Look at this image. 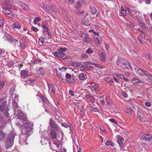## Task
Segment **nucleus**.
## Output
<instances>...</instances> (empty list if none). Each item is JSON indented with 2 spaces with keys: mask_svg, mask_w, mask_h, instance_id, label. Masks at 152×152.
<instances>
[{
  "mask_svg": "<svg viewBox=\"0 0 152 152\" xmlns=\"http://www.w3.org/2000/svg\"><path fill=\"white\" fill-rule=\"evenodd\" d=\"M33 124L32 123H26L21 130L22 132L24 134H28L33 130Z\"/></svg>",
  "mask_w": 152,
  "mask_h": 152,
  "instance_id": "f257e3e1",
  "label": "nucleus"
},
{
  "mask_svg": "<svg viewBox=\"0 0 152 152\" xmlns=\"http://www.w3.org/2000/svg\"><path fill=\"white\" fill-rule=\"evenodd\" d=\"M12 104L14 106V110L15 114L17 115L19 118L22 119V116H23L21 111L20 110L18 106L17 103L15 101H13Z\"/></svg>",
  "mask_w": 152,
  "mask_h": 152,
  "instance_id": "f03ea898",
  "label": "nucleus"
},
{
  "mask_svg": "<svg viewBox=\"0 0 152 152\" xmlns=\"http://www.w3.org/2000/svg\"><path fill=\"white\" fill-rule=\"evenodd\" d=\"M43 9L47 12L50 14L57 10L56 7L54 4H50L49 5H47L46 6L44 7Z\"/></svg>",
  "mask_w": 152,
  "mask_h": 152,
  "instance_id": "7ed1b4c3",
  "label": "nucleus"
},
{
  "mask_svg": "<svg viewBox=\"0 0 152 152\" xmlns=\"http://www.w3.org/2000/svg\"><path fill=\"white\" fill-rule=\"evenodd\" d=\"M86 86V87H89L91 90L93 91L96 92L100 90L99 86L95 83L89 82L88 83Z\"/></svg>",
  "mask_w": 152,
  "mask_h": 152,
  "instance_id": "20e7f679",
  "label": "nucleus"
},
{
  "mask_svg": "<svg viewBox=\"0 0 152 152\" xmlns=\"http://www.w3.org/2000/svg\"><path fill=\"white\" fill-rule=\"evenodd\" d=\"M117 64L124 69H129L130 68L132 69L129 62L128 61H118L117 62Z\"/></svg>",
  "mask_w": 152,
  "mask_h": 152,
  "instance_id": "39448f33",
  "label": "nucleus"
},
{
  "mask_svg": "<svg viewBox=\"0 0 152 152\" xmlns=\"http://www.w3.org/2000/svg\"><path fill=\"white\" fill-rule=\"evenodd\" d=\"M6 7L3 8L2 12L4 14L9 17H12L13 16V14L11 11L10 10V6L6 4L5 5Z\"/></svg>",
  "mask_w": 152,
  "mask_h": 152,
  "instance_id": "423d86ee",
  "label": "nucleus"
},
{
  "mask_svg": "<svg viewBox=\"0 0 152 152\" xmlns=\"http://www.w3.org/2000/svg\"><path fill=\"white\" fill-rule=\"evenodd\" d=\"M75 66L77 68H83L84 70L85 71H89L90 70L92 69L93 67L92 66H84L79 63H76L75 64Z\"/></svg>",
  "mask_w": 152,
  "mask_h": 152,
  "instance_id": "0eeeda50",
  "label": "nucleus"
},
{
  "mask_svg": "<svg viewBox=\"0 0 152 152\" xmlns=\"http://www.w3.org/2000/svg\"><path fill=\"white\" fill-rule=\"evenodd\" d=\"M105 80L107 83L110 84H111L114 80L117 83H119V82L118 79L113 77H107L105 78Z\"/></svg>",
  "mask_w": 152,
  "mask_h": 152,
  "instance_id": "6e6552de",
  "label": "nucleus"
},
{
  "mask_svg": "<svg viewBox=\"0 0 152 152\" xmlns=\"http://www.w3.org/2000/svg\"><path fill=\"white\" fill-rule=\"evenodd\" d=\"M13 141L10 140V137L8 138L5 142V147L6 149H8L11 147L13 144Z\"/></svg>",
  "mask_w": 152,
  "mask_h": 152,
  "instance_id": "1a4fd4ad",
  "label": "nucleus"
},
{
  "mask_svg": "<svg viewBox=\"0 0 152 152\" xmlns=\"http://www.w3.org/2000/svg\"><path fill=\"white\" fill-rule=\"evenodd\" d=\"M132 81L133 84L138 86H143L144 85V84L142 82L137 79H133Z\"/></svg>",
  "mask_w": 152,
  "mask_h": 152,
  "instance_id": "9d476101",
  "label": "nucleus"
},
{
  "mask_svg": "<svg viewBox=\"0 0 152 152\" xmlns=\"http://www.w3.org/2000/svg\"><path fill=\"white\" fill-rule=\"evenodd\" d=\"M6 106V102L4 101L3 99H0V111H4Z\"/></svg>",
  "mask_w": 152,
  "mask_h": 152,
  "instance_id": "9b49d317",
  "label": "nucleus"
},
{
  "mask_svg": "<svg viewBox=\"0 0 152 152\" xmlns=\"http://www.w3.org/2000/svg\"><path fill=\"white\" fill-rule=\"evenodd\" d=\"M134 69L137 74L140 76H143L145 75L146 72H145L142 69L137 66L135 67Z\"/></svg>",
  "mask_w": 152,
  "mask_h": 152,
  "instance_id": "f8f14e48",
  "label": "nucleus"
},
{
  "mask_svg": "<svg viewBox=\"0 0 152 152\" xmlns=\"http://www.w3.org/2000/svg\"><path fill=\"white\" fill-rule=\"evenodd\" d=\"M23 116H22L23 118H22V119L19 118L18 117V119H17V121L19 120V121L16 123V124L17 126H19V127H21L22 125V124L21 122L23 123L24 121H26L27 120V119L26 118L25 116L23 115ZM17 117L18 116H17Z\"/></svg>",
  "mask_w": 152,
  "mask_h": 152,
  "instance_id": "ddd939ff",
  "label": "nucleus"
},
{
  "mask_svg": "<svg viewBox=\"0 0 152 152\" xmlns=\"http://www.w3.org/2000/svg\"><path fill=\"white\" fill-rule=\"evenodd\" d=\"M21 80L22 81L25 82V85L32 84L35 81L34 80L30 79L28 78H23L21 79Z\"/></svg>",
  "mask_w": 152,
  "mask_h": 152,
  "instance_id": "4468645a",
  "label": "nucleus"
},
{
  "mask_svg": "<svg viewBox=\"0 0 152 152\" xmlns=\"http://www.w3.org/2000/svg\"><path fill=\"white\" fill-rule=\"evenodd\" d=\"M100 60L102 62H104L105 61L106 56L105 54V51L102 49L100 50Z\"/></svg>",
  "mask_w": 152,
  "mask_h": 152,
  "instance_id": "2eb2a0df",
  "label": "nucleus"
},
{
  "mask_svg": "<svg viewBox=\"0 0 152 152\" xmlns=\"http://www.w3.org/2000/svg\"><path fill=\"white\" fill-rule=\"evenodd\" d=\"M93 40L96 45H99L102 41L101 37L99 36L94 37Z\"/></svg>",
  "mask_w": 152,
  "mask_h": 152,
  "instance_id": "dca6fc26",
  "label": "nucleus"
},
{
  "mask_svg": "<svg viewBox=\"0 0 152 152\" xmlns=\"http://www.w3.org/2000/svg\"><path fill=\"white\" fill-rule=\"evenodd\" d=\"M78 77L81 80H86L87 78L86 72H84L80 73L79 74Z\"/></svg>",
  "mask_w": 152,
  "mask_h": 152,
  "instance_id": "f3484780",
  "label": "nucleus"
},
{
  "mask_svg": "<svg viewBox=\"0 0 152 152\" xmlns=\"http://www.w3.org/2000/svg\"><path fill=\"white\" fill-rule=\"evenodd\" d=\"M140 139L141 140L145 141L151 140L152 139V134H147L145 136H142L141 137Z\"/></svg>",
  "mask_w": 152,
  "mask_h": 152,
  "instance_id": "a211bd4d",
  "label": "nucleus"
},
{
  "mask_svg": "<svg viewBox=\"0 0 152 152\" xmlns=\"http://www.w3.org/2000/svg\"><path fill=\"white\" fill-rule=\"evenodd\" d=\"M7 39L9 40V41L11 43L14 42V43L15 45L16 44H17L18 43V41L17 39H14L10 35L7 36Z\"/></svg>",
  "mask_w": 152,
  "mask_h": 152,
  "instance_id": "6ab92c4d",
  "label": "nucleus"
},
{
  "mask_svg": "<svg viewBox=\"0 0 152 152\" xmlns=\"http://www.w3.org/2000/svg\"><path fill=\"white\" fill-rule=\"evenodd\" d=\"M82 23L83 24L86 26H89L91 24L88 19L87 18H84L82 20Z\"/></svg>",
  "mask_w": 152,
  "mask_h": 152,
  "instance_id": "aec40b11",
  "label": "nucleus"
},
{
  "mask_svg": "<svg viewBox=\"0 0 152 152\" xmlns=\"http://www.w3.org/2000/svg\"><path fill=\"white\" fill-rule=\"evenodd\" d=\"M20 74L21 77V79L23 78H26V77L28 75V72L25 70L21 71L20 72Z\"/></svg>",
  "mask_w": 152,
  "mask_h": 152,
  "instance_id": "412c9836",
  "label": "nucleus"
},
{
  "mask_svg": "<svg viewBox=\"0 0 152 152\" xmlns=\"http://www.w3.org/2000/svg\"><path fill=\"white\" fill-rule=\"evenodd\" d=\"M124 140V139L121 136H119L118 137V142L121 147H122V145Z\"/></svg>",
  "mask_w": 152,
  "mask_h": 152,
  "instance_id": "4be33fe9",
  "label": "nucleus"
},
{
  "mask_svg": "<svg viewBox=\"0 0 152 152\" xmlns=\"http://www.w3.org/2000/svg\"><path fill=\"white\" fill-rule=\"evenodd\" d=\"M50 125L51 127L55 129H57V126L56 125L55 123V122L54 121L52 120L51 119H50Z\"/></svg>",
  "mask_w": 152,
  "mask_h": 152,
  "instance_id": "5701e85b",
  "label": "nucleus"
},
{
  "mask_svg": "<svg viewBox=\"0 0 152 152\" xmlns=\"http://www.w3.org/2000/svg\"><path fill=\"white\" fill-rule=\"evenodd\" d=\"M12 27L13 28L20 29L21 26L18 22H16L12 25Z\"/></svg>",
  "mask_w": 152,
  "mask_h": 152,
  "instance_id": "b1692460",
  "label": "nucleus"
},
{
  "mask_svg": "<svg viewBox=\"0 0 152 152\" xmlns=\"http://www.w3.org/2000/svg\"><path fill=\"white\" fill-rule=\"evenodd\" d=\"M5 137V134L2 130H0V141L4 140Z\"/></svg>",
  "mask_w": 152,
  "mask_h": 152,
  "instance_id": "393cba45",
  "label": "nucleus"
},
{
  "mask_svg": "<svg viewBox=\"0 0 152 152\" xmlns=\"http://www.w3.org/2000/svg\"><path fill=\"white\" fill-rule=\"evenodd\" d=\"M85 1L84 0H78L77 3V7L80 8L82 5L84 4Z\"/></svg>",
  "mask_w": 152,
  "mask_h": 152,
  "instance_id": "a878e982",
  "label": "nucleus"
},
{
  "mask_svg": "<svg viewBox=\"0 0 152 152\" xmlns=\"http://www.w3.org/2000/svg\"><path fill=\"white\" fill-rule=\"evenodd\" d=\"M126 111V113L129 115L132 114L134 113L133 110L130 107L127 108Z\"/></svg>",
  "mask_w": 152,
  "mask_h": 152,
  "instance_id": "bb28decb",
  "label": "nucleus"
},
{
  "mask_svg": "<svg viewBox=\"0 0 152 152\" xmlns=\"http://www.w3.org/2000/svg\"><path fill=\"white\" fill-rule=\"evenodd\" d=\"M48 86L49 88V92H50V93H55L53 86L51 84L50 85H48Z\"/></svg>",
  "mask_w": 152,
  "mask_h": 152,
  "instance_id": "cd10ccee",
  "label": "nucleus"
},
{
  "mask_svg": "<svg viewBox=\"0 0 152 152\" xmlns=\"http://www.w3.org/2000/svg\"><path fill=\"white\" fill-rule=\"evenodd\" d=\"M53 143L55 145L57 148H59L61 145V143L58 140L53 141Z\"/></svg>",
  "mask_w": 152,
  "mask_h": 152,
  "instance_id": "c85d7f7f",
  "label": "nucleus"
},
{
  "mask_svg": "<svg viewBox=\"0 0 152 152\" xmlns=\"http://www.w3.org/2000/svg\"><path fill=\"white\" fill-rule=\"evenodd\" d=\"M27 45V43L25 42H23L22 43L20 42V48L21 49H24L26 47Z\"/></svg>",
  "mask_w": 152,
  "mask_h": 152,
  "instance_id": "c756f323",
  "label": "nucleus"
},
{
  "mask_svg": "<svg viewBox=\"0 0 152 152\" xmlns=\"http://www.w3.org/2000/svg\"><path fill=\"white\" fill-rule=\"evenodd\" d=\"M126 11L122 7H121V13L122 15L125 16L126 15Z\"/></svg>",
  "mask_w": 152,
  "mask_h": 152,
  "instance_id": "7c9ffc66",
  "label": "nucleus"
},
{
  "mask_svg": "<svg viewBox=\"0 0 152 152\" xmlns=\"http://www.w3.org/2000/svg\"><path fill=\"white\" fill-rule=\"evenodd\" d=\"M9 109V107L7 106L5 111L4 114L5 117L7 118H8L9 117V114L8 113V111Z\"/></svg>",
  "mask_w": 152,
  "mask_h": 152,
  "instance_id": "2f4dec72",
  "label": "nucleus"
},
{
  "mask_svg": "<svg viewBox=\"0 0 152 152\" xmlns=\"http://www.w3.org/2000/svg\"><path fill=\"white\" fill-rule=\"evenodd\" d=\"M51 135L52 138L53 139H55L56 138V132L54 130L51 132Z\"/></svg>",
  "mask_w": 152,
  "mask_h": 152,
  "instance_id": "473e14b6",
  "label": "nucleus"
},
{
  "mask_svg": "<svg viewBox=\"0 0 152 152\" xmlns=\"http://www.w3.org/2000/svg\"><path fill=\"white\" fill-rule=\"evenodd\" d=\"M20 6L23 9L25 10H28V5L24 3H21Z\"/></svg>",
  "mask_w": 152,
  "mask_h": 152,
  "instance_id": "72a5a7b5",
  "label": "nucleus"
},
{
  "mask_svg": "<svg viewBox=\"0 0 152 152\" xmlns=\"http://www.w3.org/2000/svg\"><path fill=\"white\" fill-rule=\"evenodd\" d=\"M15 134L13 132H11L9 134L8 138L10 137V140H12L13 141L15 137Z\"/></svg>",
  "mask_w": 152,
  "mask_h": 152,
  "instance_id": "f704fd0d",
  "label": "nucleus"
},
{
  "mask_svg": "<svg viewBox=\"0 0 152 152\" xmlns=\"http://www.w3.org/2000/svg\"><path fill=\"white\" fill-rule=\"evenodd\" d=\"M105 145L107 146L111 145L112 146H113V143L112 142L109 140H107L105 142Z\"/></svg>",
  "mask_w": 152,
  "mask_h": 152,
  "instance_id": "c9c22d12",
  "label": "nucleus"
},
{
  "mask_svg": "<svg viewBox=\"0 0 152 152\" xmlns=\"http://www.w3.org/2000/svg\"><path fill=\"white\" fill-rule=\"evenodd\" d=\"M93 51L91 48H88L86 51V53L88 54H91L93 53Z\"/></svg>",
  "mask_w": 152,
  "mask_h": 152,
  "instance_id": "e433bc0d",
  "label": "nucleus"
},
{
  "mask_svg": "<svg viewBox=\"0 0 152 152\" xmlns=\"http://www.w3.org/2000/svg\"><path fill=\"white\" fill-rule=\"evenodd\" d=\"M83 41L86 42H88L90 41V39L89 36L87 35L86 37L83 39Z\"/></svg>",
  "mask_w": 152,
  "mask_h": 152,
  "instance_id": "4c0bfd02",
  "label": "nucleus"
},
{
  "mask_svg": "<svg viewBox=\"0 0 152 152\" xmlns=\"http://www.w3.org/2000/svg\"><path fill=\"white\" fill-rule=\"evenodd\" d=\"M39 99H41V100L44 101V102L46 103H48V101L47 99L44 96H39Z\"/></svg>",
  "mask_w": 152,
  "mask_h": 152,
  "instance_id": "58836bf2",
  "label": "nucleus"
},
{
  "mask_svg": "<svg viewBox=\"0 0 152 152\" xmlns=\"http://www.w3.org/2000/svg\"><path fill=\"white\" fill-rule=\"evenodd\" d=\"M45 38V37H41L39 39V43H41V44H43L44 42V40Z\"/></svg>",
  "mask_w": 152,
  "mask_h": 152,
  "instance_id": "ea45409f",
  "label": "nucleus"
},
{
  "mask_svg": "<svg viewBox=\"0 0 152 152\" xmlns=\"http://www.w3.org/2000/svg\"><path fill=\"white\" fill-rule=\"evenodd\" d=\"M91 12L93 14H95L96 12V8L94 7H92L91 9Z\"/></svg>",
  "mask_w": 152,
  "mask_h": 152,
  "instance_id": "a19ab883",
  "label": "nucleus"
},
{
  "mask_svg": "<svg viewBox=\"0 0 152 152\" xmlns=\"http://www.w3.org/2000/svg\"><path fill=\"white\" fill-rule=\"evenodd\" d=\"M145 75L149 79H152V75L147 72H146Z\"/></svg>",
  "mask_w": 152,
  "mask_h": 152,
  "instance_id": "79ce46f5",
  "label": "nucleus"
},
{
  "mask_svg": "<svg viewBox=\"0 0 152 152\" xmlns=\"http://www.w3.org/2000/svg\"><path fill=\"white\" fill-rule=\"evenodd\" d=\"M58 54L59 56V58H61L64 56V54L62 52H61L58 50Z\"/></svg>",
  "mask_w": 152,
  "mask_h": 152,
  "instance_id": "37998d69",
  "label": "nucleus"
},
{
  "mask_svg": "<svg viewBox=\"0 0 152 152\" xmlns=\"http://www.w3.org/2000/svg\"><path fill=\"white\" fill-rule=\"evenodd\" d=\"M41 20V18L40 17H38L34 18V23L35 24H36V23L40 21Z\"/></svg>",
  "mask_w": 152,
  "mask_h": 152,
  "instance_id": "c03bdc74",
  "label": "nucleus"
},
{
  "mask_svg": "<svg viewBox=\"0 0 152 152\" xmlns=\"http://www.w3.org/2000/svg\"><path fill=\"white\" fill-rule=\"evenodd\" d=\"M4 22V21L3 19L1 18H0V27H2L3 26Z\"/></svg>",
  "mask_w": 152,
  "mask_h": 152,
  "instance_id": "a18cd8bd",
  "label": "nucleus"
},
{
  "mask_svg": "<svg viewBox=\"0 0 152 152\" xmlns=\"http://www.w3.org/2000/svg\"><path fill=\"white\" fill-rule=\"evenodd\" d=\"M137 116L141 121H143V118H142L143 115L141 113H140V114L138 113V114Z\"/></svg>",
  "mask_w": 152,
  "mask_h": 152,
  "instance_id": "49530a36",
  "label": "nucleus"
},
{
  "mask_svg": "<svg viewBox=\"0 0 152 152\" xmlns=\"http://www.w3.org/2000/svg\"><path fill=\"white\" fill-rule=\"evenodd\" d=\"M138 21H139V22L140 23L141 26H142V27L145 28V29H146V30L147 29V27H146V26H145V24L142 23V20H140V21L139 20Z\"/></svg>",
  "mask_w": 152,
  "mask_h": 152,
  "instance_id": "de8ad7c7",
  "label": "nucleus"
},
{
  "mask_svg": "<svg viewBox=\"0 0 152 152\" xmlns=\"http://www.w3.org/2000/svg\"><path fill=\"white\" fill-rule=\"evenodd\" d=\"M92 96V95L89 94L86 95V99H87V101H89L90 98L91 97V96Z\"/></svg>",
  "mask_w": 152,
  "mask_h": 152,
  "instance_id": "09e8293b",
  "label": "nucleus"
},
{
  "mask_svg": "<svg viewBox=\"0 0 152 152\" xmlns=\"http://www.w3.org/2000/svg\"><path fill=\"white\" fill-rule=\"evenodd\" d=\"M66 69V68L65 67H62L61 68H58V70L59 71H62V72L65 71Z\"/></svg>",
  "mask_w": 152,
  "mask_h": 152,
  "instance_id": "8fccbe9b",
  "label": "nucleus"
},
{
  "mask_svg": "<svg viewBox=\"0 0 152 152\" xmlns=\"http://www.w3.org/2000/svg\"><path fill=\"white\" fill-rule=\"evenodd\" d=\"M109 121H110L115 123V124H117L118 123L117 121H116V120L113 118L110 119H109Z\"/></svg>",
  "mask_w": 152,
  "mask_h": 152,
  "instance_id": "3c124183",
  "label": "nucleus"
},
{
  "mask_svg": "<svg viewBox=\"0 0 152 152\" xmlns=\"http://www.w3.org/2000/svg\"><path fill=\"white\" fill-rule=\"evenodd\" d=\"M5 84L4 82L3 81L0 82V89L3 87Z\"/></svg>",
  "mask_w": 152,
  "mask_h": 152,
  "instance_id": "603ef678",
  "label": "nucleus"
},
{
  "mask_svg": "<svg viewBox=\"0 0 152 152\" xmlns=\"http://www.w3.org/2000/svg\"><path fill=\"white\" fill-rule=\"evenodd\" d=\"M87 35L84 33H81L80 36L84 39L86 36Z\"/></svg>",
  "mask_w": 152,
  "mask_h": 152,
  "instance_id": "864d4df0",
  "label": "nucleus"
},
{
  "mask_svg": "<svg viewBox=\"0 0 152 152\" xmlns=\"http://www.w3.org/2000/svg\"><path fill=\"white\" fill-rule=\"evenodd\" d=\"M89 64H90L93 65H94L96 67H100L99 65V64H95V63H93L91 62H89Z\"/></svg>",
  "mask_w": 152,
  "mask_h": 152,
  "instance_id": "5fc2aeb1",
  "label": "nucleus"
},
{
  "mask_svg": "<svg viewBox=\"0 0 152 152\" xmlns=\"http://www.w3.org/2000/svg\"><path fill=\"white\" fill-rule=\"evenodd\" d=\"M94 101V99L93 97V96L91 97L90 98V101H88L89 102H90L91 103H93Z\"/></svg>",
  "mask_w": 152,
  "mask_h": 152,
  "instance_id": "6e6d98bb",
  "label": "nucleus"
},
{
  "mask_svg": "<svg viewBox=\"0 0 152 152\" xmlns=\"http://www.w3.org/2000/svg\"><path fill=\"white\" fill-rule=\"evenodd\" d=\"M53 54L56 58H59L58 52H55L53 53Z\"/></svg>",
  "mask_w": 152,
  "mask_h": 152,
  "instance_id": "4d7b16f0",
  "label": "nucleus"
},
{
  "mask_svg": "<svg viewBox=\"0 0 152 152\" xmlns=\"http://www.w3.org/2000/svg\"><path fill=\"white\" fill-rule=\"evenodd\" d=\"M115 75H116L117 77H120L121 79H123V78L124 77V75L122 74H115Z\"/></svg>",
  "mask_w": 152,
  "mask_h": 152,
  "instance_id": "13d9d810",
  "label": "nucleus"
},
{
  "mask_svg": "<svg viewBox=\"0 0 152 152\" xmlns=\"http://www.w3.org/2000/svg\"><path fill=\"white\" fill-rule=\"evenodd\" d=\"M59 50L60 51L64 53V52L66 51L67 50V49L66 48H60L59 49Z\"/></svg>",
  "mask_w": 152,
  "mask_h": 152,
  "instance_id": "bf43d9fd",
  "label": "nucleus"
},
{
  "mask_svg": "<svg viewBox=\"0 0 152 152\" xmlns=\"http://www.w3.org/2000/svg\"><path fill=\"white\" fill-rule=\"evenodd\" d=\"M130 92L132 93V94H134L135 93V92L137 91V90L135 89H131L130 90Z\"/></svg>",
  "mask_w": 152,
  "mask_h": 152,
  "instance_id": "052dcab7",
  "label": "nucleus"
},
{
  "mask_svg": "<svg viewBox=\"0 0 152 152\" xmlns=\"http://www.w3.org/2000/svg\"><path fill=\"white\" fill-rule=\"evenodd\" d=\"M66 1H67L69 4H72L74 2V0H66Z\"/></svg>",
  "mask_w": 152,
  "mask_h": 152,
  "instance_id": "680f3d73",
  "label": "nucleus"
},
{
  "mask_svg": "<svg viewBox=\"0 0 152 152\" xmlns=\"http://www.w3.org/2000/svg\"><path fill=\"white\" fill-rule=\"evenodd\" d=\"M31 29L32 31H35V32H37V31H38V29L37 28L35 27L34 26H32V27Z\"/></svg>",
  "mask_w": 152,
  "mask_h": 152,
  "instance_id": "e2e57ef3",
  "label": "nucleus"
},
{
  "mask_svg": "<svg viewBox=\"0 0 152 152\" xmlns=\"http://www.w3.org/2000/svg\"><path fill=\"white\" fill-rule=\"evenodd\" d=\"M66 78L70 79L71 77V75L67 73L66 75Z\"/></svg>",
  "mask_w": 152,
  "mask_h": 152,
  "instance_id": "0e129e2a",
  "label": "nucleus"
},
{
  "mask_svg": "<svg viewBox=\"0 0 152 152\" xmlns=\"http://www.w3.org/2000/svg\"><path fill=\"white\" fill-rule=\"evenodd\" d=\"M145 104L146 106L149 107H151V104L149 102H145Z\"/></svg>",
  "mask_w": 152,
  "mask_h": 152,
  "instance_id": "69168bd1",
  "label": "nucleus"
},
{
  "mask_svg": "<svg viewBox=\"0 0 152 152\" xmlns=\"http://www.w3.org/2000/svg\"><path fill=\"white\" fill-rule=\"evenodd\" d=\"M122 94L123 96L125 98H127L128 97L127 94L124 91L122 92Z\"/></svg>",
  "mask_w": 152,
  "mask_h": 152,
  "instance_id": "338daca9",
  "label": "nucleus"
},
{
  "mask_svg": "<svg viewBox=\"0 0 152 152\" xmlns=\"http://www.w3.org/2000/svg\"><path fill=\"white\" fill-rule=\"evenodd\" d=\"M60 150L61 152H66V149L64 148H61Z\"/></svg>",
  "mask_w": 152,
  "mask_h": 152,
  "instance_id": "774afa93",
  "label": "nucleus"
}]
</instances>
